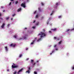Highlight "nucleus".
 I'll return each instance as SVG.
<instances>
[{
    "instance_id": "0eeeda50",
    "label": "nucleus",
    "mask_w": 74,
    "mask_h": 74,
    "mask_svg": "<svg viewBox=\"0 0 74 74\" xmlns=\"http://www.w3.org/2000/svg\"><path fill=\"white\" fill-rule=\"evenodd\" d=\"M51 30H52L53 31H54V32H56V28H54L51 29Z\"/></svg>"
},
{
    "instance_id": "3c124183",
    "label": "nucleus",
    "mask_w": 74,
    "mask_h": 74,
    "mask_svg": "<svg viewBox=\"0 0 74 74\" xmlns=\"http://www.w3.org/2000/svg\"><path fill=\"white\" fill-rule=\"evenodd\" d=\"M1 16V14L0 13V16Z\"/></svg>"
},
{
    "instance_id": "393cba45",
    "label": "nucleus",
    "mask_w": 74,
    "mask_h": 74,
    "mask_svg": "<svg viewBox=\"0 0 74 74\" xmlns=\"http://www.w3.org/2000/svg\"><path fill=\"white\" fill-rule=\"evenodd\" d=\"M36 62H35L34 63L32 64V66H34L36 64Z\"/></svg>"
},
{
    "instance_id": "9d476101",
    "label": "nucleus",
    "mask_w": 74,
    "mask_h": 74,
    "mask_svg": "<svg viewBox=\"0 0 74 74\" xmlns=\"http://www.w3.org/2000/svg\"><path fill=\"white\" fill-rule=\"evenodd\" d=\"M27 37V35H25L24 37V39H26V37Z\"/></svg>"
},
{
    "instance_id": "37998d69",
    "label": "nucleus",
    "mask_w": 74,
    "mask_h": 74,
    "mask_svg": "<svg viewBox=\"0 0 74 74\" xmlns=\"http://www.w3.org/2000/svg\"><path fill=\"white\" fill-rule=\"evenodd\" d=\"M37 11H35L34 12V14H36V12Z\"/></svg>"
},
{
    "instance_id": "58836bf2",
    "label": "nucleus",
    "mask_w": 74,
    "mask_h": 74,
    "mask_svg": "<svg viewBox=\"0 0 74 74\" xmlns=\"http://www.w3.org/2000/svg\"><path fill=\"white\" fill-rule=\"evenodd\" d=\"M10 24H9L8 25H7V26H8V27H9V26H10Z\"/></svg>"
},
{
    "instance_id": "09e8293b",
    "label": "nucleus",
    "mask_w": 74,
    "mask_h": 74,
    "mask_svg": "<svg viewBox=\"0 0 74 74\" xmlns=\"http://www.w3.org/2000/svg\"><path fill=\"white\" fill-rule=\"evenodd\" d=\"M42 19H44V17H41Z\"/></svg>"
},
{
    "instance_id": "412c9836",
    "label": "nucleus",
    "mask_w": 74,
    "mask_h": 74,
    "mask_svg": "<svg viewBox=\"0 0 74 74\" xmlns=\"http://www.w3.org/2000/svg\"><path fill=\"white\" fill-rule=\"evenodd\" d=\"M31 63H33V62H34V60H31Z\"/></svg>"
},
{
    "instance_id": "9b49d317",
    "label": "nucleus",
    "mask_w": 74,
    "mask_h": 74,
    "mask_svg": "<svg viewBox=\"0 0 74 74\" xmlns=\"http://www.w3.org/2000/svg\"><path fill=\"white\" fill-rule=\"evenodd\" d=\"M21 8L18 9L17 10V12H19V11H21Z\"/></svg>"
},
{
    "instance_id": "864d4df0",
    "label": "nucleus",
    "mask_w": 74,
    "mask_h": 74,
    "mask_svg": "<svg viewBox=\"0 0 74 74\" xmlns=\"http://www.w3.org/2000/svg\"><path fill=\"white\" fill-rule=\"evenodd\" d=\"M29 60V58H27L26 59V60Z\"/></svg>"
},
{
    "instance_id": "052dcab7",
    "label": "nucleus",
    "mask_w": 74,
    "mask_h": 74,
    "mask_svg": "<svg viewBox=\"0 0 74 74\" xmlns=\"http://www.w3.org/2000/svg\"><path fill=\"white\" fill-rule=\"evenodd\" d=\"M27 49H28L27 48L26 49V50H27Z\"/></svg>"
},
{
    "instance_id": "6ab92c4d",
    "label": "nucleus",
    "mask_w": 74,
    "mask_h": 74,
    "mask_svg": "<svg viewBox=\"0 0 74 74\" xmlns=\"http://www.w3.org/2000/svg\"><path fill=\"white\" fill-rule=\"evenodd\" d=\"M36 26H38V25H39V22H38V23H36Z\"/></svg>"
},
{
    "instance_id": "680f3d73",
    "label": "nucleus",
    "mask_w": 74,
    "mask_h": 74,
    "mask_svg": "<svg viewBox=\"0 0 74 74\" xmlns=\"http://www.w3.org/2000/svg\"><path fill=\"white\" fill-rule=\"evenodd\" d=\"M20 40H22V38H21V39H20Z\"/></svg>"
},
{
    "instance_id": "dca6fc26",
    "label": "nucleus",
    "mask_w": 74,
    "mask_h": 74,
    "mask_svg": "<svg viewBox=\"0 0 74 74\" xmlns=\"http://www.w3.org/2000/svg\"><path fill=\"white\" fill-rule=\"evenodd\" d=\"M9 46L10 47H13V44L12 43L11 44H10L9 45Z\"/></svg>"
},
{
    "instance_id": "603ef678",
    "label": "nucleus",
    "mask_w": 74,
    "mask_h": 74,
    "mask_svg": "<svg viewBox=\"0 0 74 74\" xmlns=\"http://www.w3.org/2000/svg\"><path fill=\"white\" fill-rule=\"evenodd\" d=\"M13 19V18H11V20L12 21Z\"/></svg>"
},
{
    "instance_id": "e2e57ef3",
    "label": "nucleus",
    "mask_w": 74,
    "mask_h": 74,
    "mask_svg": "<svg viewBox=\"0 0 74 74\" xmlns=\"http://www.w3.org/2000/svg\"><path fill=\"white\" fill-rule=\"evenodd\" d=\"M50 55H52V53H50Z\"/></svg>"
},
{
    "instance_id": "4be33fe9",
    "label": "nucleus",
    "mask_w": 74,
    "mask_h": 74,
    "mask_svg": "<svg viewBox=\"0 0 74 74\" xmlns=\"http://www.w3.org/2000/svg\"><path fill=\"white\" fill-rule=\"evenodd\" d=\"M15 71V72H14L13 73V74H16V73H17L16 71Z\"/></svg>"
},
{
    "instance_id": "49530a36",
    "label": "nucleus",
    "mask_w": 74,
    "mask_h": 74,
    "mask_svg": "<svg viewBox=\"0 0 74 74\" xmlns=\"http://www.w3.org/2000/svg\"><path fill=\"white\" fill-rule=\"evenodd\" d=\"M10 1H13L14 0H10Z\"/></svg>"
},
{
    "instance_id": "4468645a",
    "label": "nucleus",
    "mask_w": 74,
    "mask_h": 74,
    "mask_svg": "<svg viewBox=\"0 0 74 74\" xmlns=\"http://www.w3.org/2000/svg\"><path fill=\"white\" fill-rule=\"evenodd\" d=\"M39 11L40 12H41V9L40 8H38Z\"/></svg>"
},
{
    "instance_id": "f257e3e1",
    "label": "nucleus",
    "mask_w": 74,
    "mask_h": 74,
    "mask_svg": "<svg viewBox=\"0 0 74 74\" xmlns=\"http://www.w3.org/2000/svg\"><path fill=\"white\" fill-rule=\"evenodd\" d=\"M40 33H39L38 34V36L41 35L40 37V38H42V37H45L47 36V34H46V33L43 32H40Z\"/></svg>"
},
{
    "instance_id": "f3484780",
    "label": "nucleus",
    "mask_w": 74,
    "mask_h": 74,
    "mask_svg": "<svg viewBox=\"0 0 74 74\" xmlns=\"http://www.w3.org/2000/svg\"><path fill=\"white\" fill-rule=\"evenodd\" d=\"M55 12L54 11H53L52 13L50 15H52V14H53V12Z\"/></svg>"
},
{
    "instance_id": "79ce46f5",
    "label": "nucleus",
    "mask_w": 74,
    "mask_h": 74,
    "mask_svg": "<svg viewBox=\"0 0 74 74\" xmlns=\"http://www.w3.org/2000/svg\"><path fill=\"white\" fill-rule=\"evenodd\" d=\"M35 22H36V21L34 20V22H33V23H35Z\"/></svg>"
},
{
    "instance_id": "5fc2aeb1",
    "label": "nucleus",
    "mask_w": 74,
    "mask_h": 74,
    "mask_svg": "<svg viewBox=\"0 0 74 74\" xmlns=\"http://www.w3.org/2000/svg\"><path fill=\"white\" fill-rule=\"evenodd\" d=\"M37 62L38 63V62H39V61H36V63H37Z\"/></svg>"
},
{
    "instance_id": "f03ea898",
    "label": "nucleus",
    "mask_w": 74,
    "mask_h": 74,
    "mask_svg": "<svg viewBox=\"0 0 74 74\" xmlns=\"http://www.w3.org/2000/svg\"><path fill=\"white\" fill-rule=\"evenodd\" d=\"M31 70V69H30V67H29L28 69V71H26V73H28V74H29V73H30V72Z\"/></svg>"
},
{
    "instance_id": "a878e982",
    "label": "nucleus",
    "mask_w": 74,
    "mask_h": 74,
    "mask_svg": "<svg viewBox=\"0 0 74 74\" xmlns=\"http://www.w3.org/2000/svg\"><path fill=\"white\" fill-rule=\"evenodd\" d=\"M42 31L43 32H45V30L44 29H43Z\"/></svg>"
},
{
    "instance_id": "aec40b11",
    "label": "nucleus",
    "mask_w": 74,
    "mask_h": 74,
    "mask_svg": "<svg viewBox=\"0 0 74 74\" xmlns=\"http://www.w3.org/2000/svg\"><path fill=\"white\" fill-rule=\"evenodd\" d=\"M70 29H67L66 31V32H68L69 31H70Z\"/></svg>"
},
{
    "instance_id": "20e7f679",
    "label": "nucleus",
    "mask_w": 74,
    "mask_h": 74,
    "mask_svg": "<svg viewBox=\"0 0 74 74\" xmlns=\"http://www.w3.org/2000/svg\"><path fill=\"white\" fill-rule=\"evenodd\" d=\"M12 67L13 69H15V68H17L18 66H14L13 65H12Z\"/></svg>"
},
{
    "instance_id": "39448f33",
    "label": "nucleus",
    "mask_w": 74,
    "mask_h": 74,
    "mask_svg": "<svg viewBox=\"0 0 74 74\" xmlns=\"http://www.w3.org/2000/svg\"><path fill=\"white\" fill-rule=\"evenodd\" d=\"M58 4H59V3H56L55 6H54V8H57L58 7Z\"/></svg>"
},
{
    "instance_id": "473e14b6",
    "label": "nucleus",
    "mask_w": 74,
    "mask_h": 74,
    "mask_svg": "<svg viewBox=\"0 0 74 74\" xmlns=\"http://www.w3.org/2000/svg\"><path fill=\"white\" fill-rule=\"evenodd\" d=\"M72 70H74V65L72 67Z\"/></svg>"
},
{
    "instance_id": "a211bd4d",
    "label": "nucleus",
    "mask_w": 74,
    "mask_h": 74,
    "mask_svg": "<svg viewBox=\"0 0 74 74\" xmlns=\"http://www.w3.org/2000/svg\"><path fill=\"white\" fill-rule=\"evenodd\" d=\"M62 40H61L58 43H59V44H61V42H62Z\"/></svg>"
},
{
    "instance_id": "c9c22d12",
    "label": "nucleus",
    "mask_w": 74,
    "mask_h": 74,
    "mask_svg": "<svg viewBox=\"0 0 74 74\" xmlns=\"http://www.w3.org/2000/svg\"><path fill=\"white\" fill-rule=\"evenodd\" d=\"M57 46V45H55L54 46V47L55 48V47H56Z\"/></svg>"
},
{
    "instance_id": "72a5a7b5",
    "label": "nucleus",
    "mask_w": 74,
    "mask_h": 74,
    "mask_svg": "<svg viewBox=\"0 0 74 74\" xmlns=\"http://www.w3.org/2000/svg\"><path fill=\"white\" fill-rule=\"evenodd\" d=\"M41 4H42V5H44V3L42 2Z\"/></svg>"
},
{
    "instance_id": "f704fd0d",
    "label": "nucleus",
    "mask_w": 74,
    "mask_h": 74,
    "mask_svg": "<svg viewBox=\"0 0 74 74\" xmlns=\"http://www.w3.org/2000/svg\"><path fill=\"white\" fill-rule=\"evenodd\" d=\"M61 17H62V16H59L58 18H61Z\"/></svg>"
},
{
    "instance_id": "1a4fd4ad",
    "label": "nucleus",
    "mask_w": 74,
    "mask_h": 74,
    "mask_svg": "<svg viewBox=\"0 0 74 74\" xmlns=\"http://www.w3.org/2000/svg\"><path fill=\"white\" fill-rule=\"evenodd\" d=\"M4 26H5V24L3 23L2 25L1 26V27L2 29H3V28H4Z\"/></svg>"
},
{
    "instance_id": "bb28decb",
    "label": "nucleus",
    "mask_w": 74,
    "mask_h": 74,
    "mask_svg": "<svg viewBox=\"0 0 74 74\" xmlns=\"http://www.w3.org/2000/svg\"><path fill=\"white\" fill-rule=\"evenodd\" d=\"M11 2H10V3H9V5H10L11 4Z\"/></svg>"
},
{
    "instance_id": "4c0bfd02",
    "label": "nucleus",
    "mask_w": 74,
    "mask_h": 74,
    "mask_svg": "<svg viewBox=\"0 0 74 74\" xmlns=\"http://www.w3.org/2000/svg\"><path fill=\"white\" fill-rule=\"evenodd\" d=\"M47 25H48V23H49V21H47Z\"/></svg>"
},
{
    "instance_id": "b1692460",
    "label": "nucleus",
    "mask_w": 74,
    "mask_h": 74,
    "mask_svg": "<svg viewBox=\"0 0 74 74\" xmlns=\"http://www.w3.org/2000/svg\"><path fill=\"white\" fill-rule=\"evenodd\" d=\"M49 33H50L51 34H52V32L51 31H49Z\"/></svg>"
},
{
    "instance_id": "c03bdc74",
    "label": "nucleus",
    "mask_w": 74,
    "mask_h": 74,
    "mask_svg": "<svg viewBox=\"0 0 74 74\" xmlns=\"http://www.w3.org/2000/svg\"><path fill=\"white\" fill-rule=\"evenodd\" d=\"M33 27V29H35V27Z\"/></svg>"
},
{
    "instance_id": "4d7b16f0",
    "label": "nucleus",
    "mask_w": 74,
    "mask_h": 74,
    "mask_svg": "<svg viewBox=\"0 0 74 74\" xmlns=\"http://www.w3.org/2000/svg\"><path fill=\"white\" fill-rule=\"evenodd\" d=\"M4 8V7H1V8Z\"/></svg>"
},
{
    "instance_id": "cd10ccee",
    "label": "nucleus",
    "mask_w": 74,
    "mask_h": 74,
    "mask_svg": "<svg viewBox=\"0 0 74 74\" xmlns=\"http://www.w3.org/2000/svg\"><path fill=\"white\" fill-rule=\"evenodd\" d=\"M34 74H37V73L36 72V71H34Z\"/></svg>"
},
{
    "instance_id": "ea45409f",
    "label": "nucleus",
    "mask_w": 74,
    "mask_h": 74,
    "mask_svg": "<svg viewBox=\"0 0 74 74\" xmlns=\"http://www.w3.org/2000/svg\"><path fill=\"white\" fill-rule=\"evenodd\" d=\"M71 31L74 30V28H73L72 29H71Z\"/></svg>"
},
{
    "instance_id": "de8ad7c7",
    "label": "nucleus",
    "mask_w": 74,
    "mask_h": 74,
    "mask_svg": "<svg viewBox=\"0 0 74 74\" xmlns=\"http://www.w3.org/2000/svg\"><path fill=\"white\" fill-rule=\"evenodd\" d=\"M54 39H56V37H54Z\"/></svg>"
},
{
    "instance_id": "7ed1b4c3",
    "label": "nucleus",
    "mask_w": 74,
    "mask_h": 74,
    "mask_svg": "<svg viewBox=\"0 0 74 74\" xmlns=\"http://www.w3.org/2000/svg\"><path fill=\"white\" fill-rule=\"evenodd\" d=\"M21 6L23 7L24 8L26 7V5H25V3H23L21 4Z\"/></svg>"
},
{
    "instance_id": "6e6d98bb",
    "label": "nucleus",
    "mask_w": 74,
    "mask_h": 74,
    "mask_svg": "<svg viewBox=\"0 0 74 74\" xmlns=\"http://www.w3.org/2000/svg\"><path fill=\"white\" fill-rule=\"evenodd\" d=\"M9 69H8L7 71H9Z\"/></svg>"
},
{
    "instance_id": "13d9d810",
    "label": "nucleus",
    "mask_w": 74,
    "mask_h": 74,
    "mask_svg": "<svg viewBox=\"0 0 74 74\" xmlns=\"http://www.w3.org/2000/svg\"><path fill=\"white\" fill-rule=\"evenodd\" d=\"M25 30L26 29H27V28H25Z\"/></svg>"
},
{
    "instance_id": "c756f323",
    "label": "nucleus",
    "mask_w": 74,
    "mask_h": 74,
    "mask_svg": "<svg viewBox=\"0 0 74 74\" xmlns=\"http://www.w3.org/2000/svg\"><path fill=\"white\" fill-rule=\"evenodd\" d=\"M36 18H38V15H37L36 16Z\"/></svg>"
},
{
    "instance_id": "2eb2a0df",
    "label": "nucleus",
    "mask_w": 74,
    "mask_h": 74,
    "mask_svg": "<svg viewBox=\"0 0 74 74\" xmlns=\"http://www.w3.org/2000/svg\"><path fill=\"white\" fill-rule=\"evenodd\" d=\"M41 40H42V38H40L37 40V41H41Z\"/></svg>"
},
{
    "instance_id": "a19ab883",
    "label": "nucleus",
    "mask_w": 74,
    "mask_h": 74,
    "mask_svg": "<svg viewBox=\"0 0 74 74\" xmlns=\"http://www.w3.org/2000/svg\"><path fill=\"white\" fill-rule=\"evenodd\" d=\"M58 49H55V50H56V51H58Z\"/></svg>"
},
{
    "instance_id": "6e6552de",
    "label": "nucleus",
    "mask_w": 74,
    "mask_h": 74,
    "mask_svg": "<svg viewBox=\"0 0 74 74\" xmlns=\"http://www.w3.org/2000/svg\"><path fill=\"white\" fill-rule=\"evenodd\" d=\"M22 70H23V69H21L18 72V74H19V73H20V72H21V71H22Z\"/></svg>"
},
{
    "instance_id": "c85d7f7f",
    "label": "nucleus",
    "mask_w": 74,
    "mask_h": 74,
    "mask_svg": "<svg viewBox=\"0 0 74 74\" xmlns=\"http://www.w3.org/2000/svg\"><path fill=\"white\" fill-rule=\"evenodd\" d=\"M15 14H13L12 15V16L14 17V16H15Z\"/></svg>"
},
{
    "instance_id": "bf43d9fd",
    "label": "nucleus",
    "mask_w": 74,
    "mask_h": 74,
    "mask_svg": "<svg viewBox=\"0 0 74 74\" xmlns=\"http://www.w3.org/2000/svg\"><path fill=\"white\" fill-rule=\"evenodd\" d=\"M3 12H5V10H3Z\"/></svg>"
},
{
    "instance_id": "ddd939ff",
    "label": "nucleus",
    "mask_w": 74,
    "mask_h": 74,
    "mask_svg": "<svg viewBox=\"0 0 74 74\" xmlns=\"http://www.w3.org/2000/svg\"><path fill=\"white\" fill-rule=\"evenodd\" d=\"M16 37H17V36L16 35V34H15L14 36V37L15 38H16Z\"/></svg>"
},
{
    "instance_id": "e433bc0d",
    "label": "nucleus",
    "mask_w": 74,
    "mask_h": 74,
    "mask_svg": "<svg viewBox=\"0 0 74 74\" xmlns=\"http://www.w3.org/2000/svg\"><path fill=\"white\" fill-rule=\"evenodd\" d=\"M9 17H8V18H6V19H7V20H8V19H9Z\"/></svg>"
},
{
    "instance_id": "423d86ee",
    "label": "nucleus",
    "mask_w": 74,
    "mask_h": 74,
    "mask_svg": "<svg viewBox=\"0 0 74 74\" xmlns=\"http://www.w3.org/2000/svg\"><path fill=\"white\" fill-rule=\"evenodd\" d=\"M37 39V38H35V40H33V42H32L31 43V45H32V44H34V42L35 41H36Z\"/></svg>"
},
{
    "instance_id": "7c9ffc66",
    "label": "nucleus",
    "mask_w": 74,
    "mask_h": 74,
    "mask_svg": "<svg viewBox=\"0 0 74 74\" xmlns=\"http://www.w3.org/2000/svg\"><path fill=\"white\" fill-rule=\"evenodd\" d=\"M22 55H20L19 56V58H21V57H22Z\"/></svg>"
},
{
    "instance_id": "f8f14e48",
    "label": "nucleus",
    "mask_w": 74,
    "mask_h": 74,
    "mask_svg": "<svg viewBox=\"0 0 74 74\" xmlns=\"http://www.w3.org/2000/svg\"><path fill=\"white\" fill-rule=\"evenodd\" d=\"M5 50L6 51H8V48H7V47H5Z\"/></svg>"
},
{
    "instance_id": "a18cd8bd",
    "label": "nucleus",
    "mask_w": 74,
    "mask_h": 74,
    "mask_svg": "<svg viewBox=\"0 0 74 74\" xmlns=\"http://www.w3.org/2000/svg\"><path fill=\"white\" fill-rule=\"evenodd\" d=\"M53 52H54V50H53V51H52V53H53Z\"/></svg>"
},
{
    "instance_id": "5701e85b",
    "label": "nucleus",
    "mask_w": 74,
    "mask_h": 74,
    "mask_svg": "<svg viewBox=\"0 0 74 74\" xmlns=\"http://www.w3.org/2000/svg\"><path fill=\"white\" fill-rule=\"evenodd\" d=\"M18 3V1H16L15 3V4H17Z\"/></svg>"
},
{
    "instance_id": "2f4dec72",
    "label": "nucleus",
    "mask_w": 74,
    "mask_h": 74,
    "mask_svg": "<svg viewBox=\"0 0 74 74\" xmlns=\"http://www.w3.org/2000/svg\"><path fill=\"white\" fill-rule=\"evenodd\" d=\"M16 45L15 44H14V45H13V47L14 48L15 47V46Z\"/></svg>"
},
{
    "instance_id": "8fccbe9b",
    "label": "nucleus",
    "mask_w": 74,
    "mask_h": 74,
    "mask_svg": "<svg viewBox=\"0 0 74 74\" xmlns=\"http://www.w3.org/2000/svg\"><path fill=\"white\" fill-rule=\"evenodd\" d=\"M13 65H14V66H15V64H14V63H13Z\"/></svg>"
}]
</instances>
